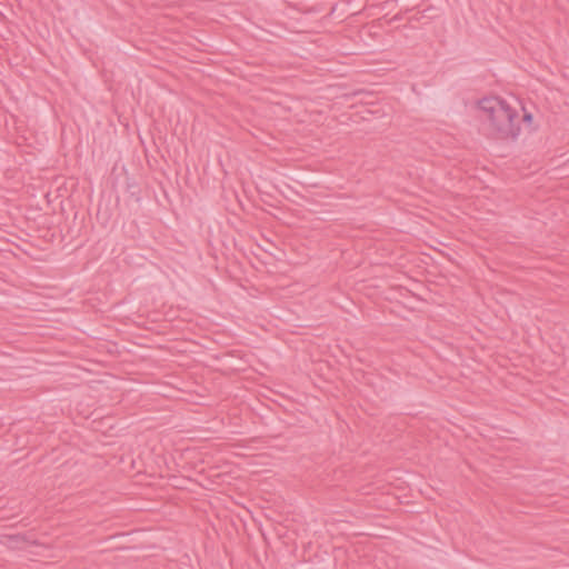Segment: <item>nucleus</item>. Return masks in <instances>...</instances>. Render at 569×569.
<instances>
[{
	"instance_id": "obj_1",
	"label": "nucleus",
	"mask_w": 569,
	"mask_h": 569,
	"mask_svg": "<svg viewBox=\"0 0 569 569\" xmlns=\"http://www.w3.org/2000/svg\"><path fill=\"white\" fill-rule=\"evenodd\" d=\"M486 114L492 134L500 140H516L520 133V120L517 109L500 97H485L478 102Z\"/></svg>"
},
{
	"instance_id": "obj_2",
	"label": "nucleus",
	"mask_w": 569,
	"mask_h": 569,
	"mask_svg": "<svg viewBox=\"0 0 569 569\" xmlns=\"http://www.w3.org/2000/svg\"><path fill=\"white\" fill-rule=\"evenodd\" d=\"M192 450H190L189 448H186V449H180V460H183V461H187L191 455H192ZM197 466H189L188 462H186L183 466H180V486H179V489L180 490H183V489H188V490H191V488L182 485V481H186V482H189V483H192V485H197V482L192 479V476H191V470H196Z\"/></svg>"
},
{
	"instance_id": "obj_3",
	"label": "nucleus",
	"mask_w": 569,
	"mask_h": 569,
	"mask_svg": "<svg viewBox=\"0 0 569 569\" xmlns=\"http://www.w3.org/2000/svg\"><path fill=\"white\" fill-rule=\"evenodd\" d=\"M190 380V373L188 371L180 372V383L183 385V387L180 386L179 392L180 395H186L187 397L180 396V401H191L192 393H196L197 396H200L198 390L191 389V386L189 385Z\"/></svg>"
},
{
	"instance_id": "obj_4",
	"label": "nucleus",
	"mask_w": 569,
	"mask_h": 569,
	"mask_svg": "<svg viewBox=\"0 0 569 569\" xmlns=\"http://www.w3.org/2000/svg\"><path fill=\"white\" fill-rule=\"evenodd\" d=\"M186 28H188L187 22H183L180 18V44L184 43L187 46L197 48V44H201V41L197 37L188 34L186 31H183Z\"/></svg>"
},
{
	"instance_id": "obj_5",
	"label": "nucleus",
	"mask_w": 569,
	"mask_h": 569,
	"mask_svg": "<svg viewBox=\"0 0 569 569\" xmlns=\"http://www.w3.org/2000/svg\"><path fill=\"white\" fill-rule=\"evenodd\" d=\"M126 192L129 194L131 199L136 202L140 201L141 189L140 186L129 177L126 178Z\"/></svg>"
},
{
	"instance_id": "obj_6",
	"label": "nucleus",
	"mask_w": 569,
	"mask_h": 569,
	"mask_svg": "<svg viewBox=\"0 0 569 569\" xmlns=\"http://www.w3.org/2000/svg\"><path fill=\"white\" fill-rule=\"evenodd\" d=\"M192 559L189 553L180 556V566H192Z\"/></svg>"
},
{
	"instance_id": "obj_7",
	"label": "nucleus",
	"mask_w": 569,
	"mask_h": 569,
	"mask_svg": "<svg viewBox=\"0 0 569 569\" xmlns=\"http://www.w3.org/2000/svg\"><path fill=\"white\" fill-rule=\"evenodd\" d=\"M522 121L530 126L533 121V116L530 113V112H527L525 109H523V116H522Z\"/></svg>"
},
{
	"instance_id": "obj_8",
	"label": "nucleus",
	"mask_w": 569,
	"mask_h": 569,
	"mask_svg": "<svg viewBox=\"0 0 569 569\" xmlns=\"http://www.w3.org/2000/svg\"><path fill=\"white\" fill-rule=\"evenodd\" d=\"M187 341H188V338L184 335H182V330L180 329V349H179L180 355L187 351V349L182 348V345Z\"/></svg>"
},
{
	"instance_id": "obj_9",
	"label": "nucleus",
	"mask_w": 569,
	"mask_h": 569,
	"mask_svg": "<svg viewBox=\"0 0 569 569\" xmlns=\"http://www.w3.org/2000/svg\"><path fill=\"white\" fill-rule=\"evenodd\" d=\"M8 538H9V540L14 541V542H19V541L23 540L22 536H20V535H12V536H9Z\"/></svg>"
},
{
	"instance_id": "obj_10",
	"label": "nucleus",
	"mask_w": 569,
	"mask_h": 569,
	"mask_svg": "<svg viewBox=\"0 0 569 569\" xmlns=\"http://www.w3.org/2000/svg\"><path fill=\"white\" fill-rule=\"evenodd\" d=\"M179 8H180V14L183 13V14H188L184 10H182L183 6L182 4H179Z\"/></svg>"
}]
</instances>
